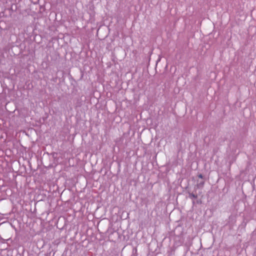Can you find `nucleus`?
<instances>
[{
  "label": "nucleus",
  "instance_id": "1",
  "mask_svg": "<svg viewBox=\"0 0 256 256\" xmlns=\"http://www.w3.org/2000/svg\"><path fill=\"white\" fill-rule=\"evenodd\" d=\"M206 180H197L196 184L194 187V190H196V189H202L204 186Z\"/></svg>",
  "mask_w": 256,
  "mask_h": 256
},
{
  "label": "nucleus",
  "instance_id": "2",
  "mask_svg": "<svg viewBox=\"0 0 256 256\" xmlns=\"http://www.w3.org/2000/svg\"><path fill=\"white\" fill-rule=\"evenodd\" d=\"M236 222V218L234 216L230 215L228 218V222L226 224H228L230 227L231 228L233 226Z\"/></svg>",
  "mask_w": 256,
  "mask_h": 256
},
{
  "label": "nucleus",
  "instance_id": "3",
  "mask_svg": "<svg viewBox=\"0 0 256 256\" xmlns=\"http://www.w3.org/2000/svg\"><path fill=\"white\" fill-rule=\"evenodd\" d=\"M188 197L191 198H198V194H194L192 192H188Z\"/></svg>",
  "mask_w": 256,
  "mask_h": 256
},
{
  "label": "nucleus",
  "instance_id": "4",
  "mask_svg": "<svg viewBox=\"0 0 256 256\" xmlns=\"http://www.w3.org/2000/svg\"><path fill=\"white\" fill-rule=\"evenodd\" d=\"M198 178H201L202 180H206V178L205 176H204L202 174H200L198 175Z\"/></svg>",
  "mask_w": 256,
  "mask_h": 256
},
{
  "label": "nucleus",
  "instance_id": "5",
  "mask_svg": "<svg viewBox=\"0 0 256 256\" xmlns=\"http://www.w3.org/2000/svg\"><path fill=\"white\" fill-rule=\"evenodd\" d=\"M200 202H201V200H197V201H196V203H197V204H200Z\"/></svg>",
  "mask_w": 256,
  "mask_h": 256
},
{
  "label": "nucleus",
  "instance_id": "6",
  "mask_svg": "<svg viewBox=\"0 0 256 256\" xmlns=\"http://www.w3.org/2000/svg\"><path fill=\"white\" fill-rule=\"evenodd\" d=\"M196 204V202L194 200H193L192 201V204L194 205V204Z\"/></svg>",
  "mask_w": 256,
  "mask_h": 256
}]
</instances>
